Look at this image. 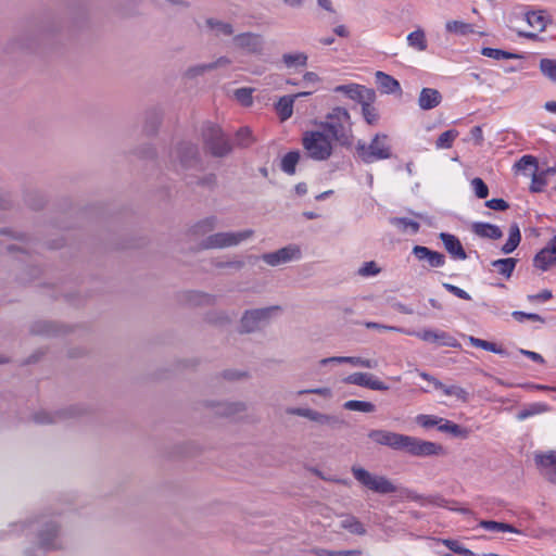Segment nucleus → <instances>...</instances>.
<instances>
[{"label": "nucleus", "mask_w": 556, "mask_h": 556, "mask_svg": "<svg viewBox=\"0 0 556 556\" xmlns=\"http://www.w3.org/2000/svg\"><path fill=\"white\" fill-rule=\"evenodd\" d=\"M352 475L357 482H359L366 489L378 493V494H390L400 492L402 496L410 500H418L419 496L408 489H403L395 485L390 479L384 476H378L369 472L368 470L353 466L351 468Z\"/></svg>", "instance_id": "f257e3e1"}, {"label": "nucleus", "mask_w": 556, "mask_h": 556, "mask_svg": "<svg viewBox=\"0 0 556 556\" xmlns=\"http://www.w3.org/2000/svg\"><path fill=\"white\" fill-rule=\"evenodd\" d=\"M320 127L328 131L331 138L343 147H350L353 140L351 115L346 109L333 108L321 122Z\"/></svg>", "instance_id": "f03ea898"}, {"label": "nucleus", "mask_w": 556, "mask_h": 556, "mask_svg": "<svg viewBox=\"0 0 556 556\" xmlns=\"http://www.w3.org/2000/svg\"><path fill=\"white\" fill-rule=\"evenodd\" d=\"M356 155L366 164L391 159L392 146L389 135L377 132L369 143L358 140L355 146Z\"/></svg>", "instance_id": "7ed1b4c3"}, {"label": "nucleus", "mask_w": 556, "mask_h": 556, "mask_svg": "<svg viewBox=\"0 0 556 556\" xmlns=\"http://www.w3.org/2000/svg\"><path fill=\"white\" fill-rule=\"evenodd\" d=\"M302 146L307 156L315 161H326L332 155L331 140L323 129L305 131Z\"/></svg>", "instance_id": "20e7f679"}, {"label": "nucleus", "mask_w": 556, "mask_h": 556, "mask_svg": "<svg viewBox=\"0 0 556 556\" xmlns=\"http://www.w3.org/2000/svg\"><path fill=\"white\" fill-rule=\"evenodd\" d=\"M202 137L204 147L215 157H224L232 150L229 139L222 128L215 124L206 123L202 129Z\"/></svg>", "instance_id": "39448f33"}, {"label": "nucleus", "mask_w": 556, "mask_h": 556, "mask_svg": "<svg viewBox=\"0 0 556 556\" xmlns=\"http://www.w3.org/2000/svg\"><path fill=\"white\" fill-rule=\"evenodd\" d=\"M254 231L245 229L238 232H217L206 237L201 242L202 249H223L228 247L238 245L240 242L250 239Z\"/></svg>", "instance_id": "423d86ee"}, {"label": "nucleus", "mask_w": 556, "mask_h": 556, "mask_svg": "<svg viewBox=\"0 0 556 556\" xmlns=\"http://www.w3.org/2000/svg\"><path fill=\"white\" fill-rule=\"evenodd\" d=\"M36 544L43 551L59 549L63 545L60 525L55 521L42 523L37 529Z\"/></svg>", "instance_id": "0eeeda50"}, {"label": "nucleus", "mask_w": 556, "mask_h": 556, "mask_svg": "<svg viewBox=\"0 0 556 556\" xmlns=\"http://www.w3.org/2000/svg\"><path fill=\"white\" fill-rule=\"evenodd\" d=\"M278 311H280V306L277 305L245 311L240 320V332L256 331L263 323L269 320L273 313Z\"/></svg>", "instance_id": "6e6552de"}, {"label": "nucleus", "mask_w": 556, "mask_h": 556, "mask_svg": "<svg viewBox=\"0 0 556 556\" xmlns=\"http://www.w3.org/2000/svg\"><path fill=\"white\" fill-rule=\"evenodd\" d=\"M403 451L418 457L441 456L445 454V450L441 444L410 435L405 437Z\"/></svg>", "instance_id": "1a4fd4ad"}, {"label": "nucleus", "mask_w": 556, "mask_h": 556, "mask_svg": "<svg viewBox=\"0 0 556 556\" xmlns=\"http://www.w3.org/2000/svg\"><path fill=\"white\" fill-rule=\"evenodd\" d=\"M286 412L288 415L304 417L317 425L326 426L331 429H336L344 425V421L338 416L324 414L312 408L290 407L287 408Z\"/></svg>", "instance_id": "9d476101"}, {"label": "nucleus", "mask_w": 556, "mask_h": 556, "mask_svg": "<svg viewBox=\"0 0 556 556\" xmlns=\"http://www.w3.org/2000/svg\"><path fill=\"white\" fill-rule=\"evenodd\" d=\"M204 406L210 409L212 415L222 418H236L247 412L248 406L244 402H215L206 401Z\"/></svg>", "instance_id": "9b49d317"}, {"label": "nucleus", "mask_w": 556, "mask_h": 556, "mask_svg": "<svg viewBox=\"0 0 556 556\" xmlns=\"http://www.w3.org/2000/svg\"><path fill=\"white\" fill-rule=\"evenodd\" d=\"M405 334L415 336L425 342L435 343L440 346L458 348L459 342L451 336L448 332L443 330L424 329L421 331H404Z\"/></svg>", "instance_id": "f8f14e48"}, {"label": "nucleus", "mask_w": 556, "mask_h": 556, "mask_svg": "<svg viewBox=\"0 0 556 556\" xmlns=\"http://www.w3.org/2000/svg\"><path fill=\"white\" fill-rule=\"evenodd\" d=\"M233 43L237 48L249 54L262 55L264 53L265 41L263 36L260 34H239L233 37Z\"/></svg>", "instance_id": "ddd939ff"}, {"label": "nucleus", "mask_w": 556, "mask_h": 556, "mask_svg": "<svg viewBox=\"0 0 556 556\" xmlns=\"http://www.w3.org/2000/svg\"><path fill=\"white\" fill-rule=\"evenodd\" d=\"M301 257V250L298 245L290 244L277 251L265 253L262 260L270 265L278 266Z\"/></svg>", "instance_id": "4468645a"}, {"label": "nucleus", "mask_w": 556, "mask_h": 556, "mask_svg": "<svg viewBox=\"0 0 556 556\" xmlns=\"http://www.w3.org/2000/svg\"><path fill=\"white\" fill-rule=\"evenodd\" d=\"M406 434H401L388 430H370L368 438L379 445H384L393 450L403 451Z\"/></svg>", "instance_id": "2eb2a0df"}, {"label": "nucleus", "mask_w": 556, "mask_h": 556, "mask_svg": "<svg viewBox=\"0 0 556 556\" xmlns=\"http://www.w3.org/2000/svg\"><path fill=\"white\" fill-rule=\"evenodd\" d=\"M534 460L541 475L549 482L556 484V451L536 454Z\"/></svg>", "instance_id": "dca6fc26"}, {"label": "nucleus", "mask_w": 556, "mask_h": 556, "mask_svg": "<svg viewBox=\"0 0 556 556\" xmlns=\"http://www.w3.org/2000/svg\"><path fill=\"white\" fill-rule=\"evenodd\" d=\"M333 91L343 93L351 100H355L358 103H362L365 99H376V93L372 89L366 88L365 86L358 84L339 85L334 87Z\"/></svg>", "instance_id": "f3484780"}, {"label": "nucleus", "mask_w": 556, "mask_h": 556, "mask_svg": "<svg viewBox=\"0 0 556 556\" xmlns=\"http://www.w3.org/2000/svg\"><path fill=\"white\" fill-rule=\"evenodd\" d=\"M344 381L346 383L365 387L375 391H388L389 386L379 380L376 376L369 372H354L348 376Z\"/></svg>", "instance_id": "a211bd4d"}, {"label": "nucleus", "mask_w": 556, "mask_h": 556, "mask_svg": "<svg viewBox=\"0 0 556 556\" xmlns=\"http://www.w3.org/2000/svg\"><path fill=\"white\" fill-rule=\"evenodd\" d=\"M535 267L546 270L551 266L556 265V236L551 240L548 245L542 249L533 260Z\"/></svg>", "instance_id": "6ab92c4d"}, {"label": "nucleus", "mask_w": 556, "mask_h": 556, "mask_svg": "<svg viewBox=\"0 0 556 556\" xmlns=\"http://www.w3.org/2000/svg\"><path fill=\"white\" fill-rule=\"evenodd\" d=\"M413 254L419 260H427L431 267H441L445 263V256L442 253L432 251L426 247L416 245L413 249Z\"/></svg>", "instance_id": "aec40b11"}, {"label": "nucleus", "mask_w": 556, "mask_h": 556, "mask_svg": "<svg viewBox=\"0 0 556 556\" xmlns=\"http://www.w3.org/2000/svg\"><path fill=\"white\" fill-rule=\"evenodd\" d=\"M440 239L442 240L445 250L452 255V257L457 260L467 258V254L459 239L456 236L446 232H441Z\"/></svg>", "instance_id": "412c9836"}, {"label": "nucleus", "mask_w": 556, "mask_h": 556, "mask_svg": "<svg viewBox=\"0 0 556 556\" xmlns=\"http://www.w3.org/2000/svg\"><path fill=\"white\" fill-rule=\"evenodd\" d=\"M442 102V94L433 88H422L418 98L421 110L428 111L437 108Z\"/></svg>", "instance_id": "4be33fe9"}, {"label": "nucleus", "mask_w": 556, "mask_h": 556, "mask_svg": "<svg viewBox=\"0 0 556 556\" xmlns=\"http://www.w3.org/2000/svg\"><path fill=\"white\" fill-rule=\"evenodd\" d=\"M311 92H299L292 96H285L279 99L276 104V111L281 121H287L292 116L294 100L299 97H306Z\"/></svg>", "instance_id": "5701e85b"}, {"label": "nucleus", "mask_w": 556, "mask_h": 556, "mask_svg": "<svg viewBox=\"0 0 556 556\" xmlns=\"http://www.w3.org/2000/svg\"><path fill=\"white\" fill-rule=\"evenodd\" d=\"M471 230L476 236L480 238L497 240L503 237V231L501 228L489 223H473L471 225Z\"/></svg>", "instance_id": "b1692460"}, {"label": "nucleus", "mask_w": 556, "mask_h": 556, "mask_svg": "<svg viewBox=\"0 0 556 556\" xmlns=\"http://www.w3.org/2000/svg\"><path fill=\"white\" fill-rule=\"evenodd\" d=\"M181 165L185 167H197L199 165V151L192 143H184L179 147Z\"/></svg>", "instance_id": "393cba45"}, {"label": "nucleus", "mask_w": 556, "mask_h": 556, "mask_svg": "<svg viewBox=\"0 0 556 556\" xmlns=\"http://www.w3.org/2000/svg\"><path fill=\"white\" fill-rule=\"evenodd\" d=\"M308 55L305 52H288L281 55V62L288 70H298L307 65Z\"/></svg>", "instance_id": "a878e982"}, {"label": "nucleus", "mask_w": 556, "mask_h": 556, "mask_svg": "<svg viewBox=\"0 0 556 556\" xmlns=\"http://www.w3.org/2000/svg\"><path fill=\"white\" fill-rule=\"evenodd\" d=\"M340 528L346 530L351 534L355 535H364L366 534V529L364 525L353 515H341L340 516Z\"/></svg>", "instance_id": "bb28decb"}, {"label": "nucleus", "mask_w": 556, "mask_h": 556, "mask_svg": "<svg viewBox=\"0 0 556 556\" xmlns=\"http://www.w3.org/2000/svg\"><path fill=\"white\" fill-rule=\"evenodd\" d=\"M376 79L380 90L384 93H395L401 91L400 83L383 72H377Z\"/></svg>", "instance_id": "cd10ccee"}, {"label": "nucleus", "mask_w": 556, "mask_h": 556, "mask_svg": "<svg viewBox=\"0 0 556 556\" xmlns=\"http://www.w3.org/2000/svg\"><path fill=\"white\" fill-rule=\"evenodd\" d=\"M439 431L448 433L455 438L466 439L469 435V430L463 428L462 426L454 424L447 419L442 418L441 424L439 425Z\"/></svg>", "instance_id": "c85d7f7f"}, {"label": "nucleus", "mask_w": 556, "mask_h": 556, "mask_svg": "<svg viewBox=\"0 0 556 556\" xmlns=\"http://www.w3.org/2000/svg\"><path fill=\"white\" fill-rule=\"evenodd\" d=\"M521 241V233L519 226L515 223L509 227V236L506 243L502 247V252L509 254L514 252Z\"/></svg>", "instance_id": "c756f323"}, {"label": "nucleus", "mask_w": 556, "mask_h": 556, "mask_svg": "<svg viewBox=\"0 0 556 556\" xmlns=\"http://www.w3.org/2000/svg\"><path fill=\"white\" fill-rule=\"evenodd\" d=\"M375 100L365 99L362 105V115L368 125H377L380 118L378 110L372 105Z\"/></svg>", "instance_id": "7c9ffc66"}, {"label": "nucleus", "mask_w": 556, "mask_h": 556, "mask_svg": "<svg viewBox=\"0 0 556 556\" xmlns=\"http://www.w3.org/2000/svg\"><path fill=\"white\" fill-rule=\"evenodd\" d=\"M517 260L509 257V258H501L493 261L491 263V266L501 275L505 276L506 278H509L516 267Z\"/></svg>", "instance_id": "2f4dec72"}, {"label": "nucleus", "mask_w": 556, "mask_h": 556, "mask_svg": "<svg viewBox=\"0 0 556 556\" xmlns=\"http://www.w3.org/2000/svg\"><path fill=\"white\" fill-rule=\"evenodd\" d=\"M407 43L410 48L417 51H425L428 47L425 31L418 28L408 34Z\"/></svg>", "instance_id": "473e14b6"}, {"label": "nucleus", "mask_w": 556, "mask_h": 556, "mask_svg": "<svg viewBox=\"0 0 556 556\" xmlns=\"http://www.w3.org/2000/svg\"><path fill=\"white\" fill-rule=\"evenodd\" d=\"M479 526L488 531H502L520 534L521 532L514 526L494 520H481Z\"/></svg>", "instance_id": "72a5a7b5"}, {"label": "nucleus", "mask_w": 556, "mask_h": 556, "mask_svg": "<svg viewBox=\"0 0 556 556\" xmlns=\"http://www.w3.org/2000/svg\"><path fill=\"white\" fill-rule=\"evenodd\" d=\"M207 27L214 31L216 36L224 35V36H230L233 34V28L231 24L225 23L223 21H218L215 18H207L206 20Z\"/></svg>", "instance_id": "f704fd0d"}, {"label": "nucleus", "mask_w": 556, "mask_h": 556, "mask_svg": "<svg viewBox=\"0 0 556 556\" xmlns=\"http://www.w3.org/2000/svg\"><path fill=\"white\" fill-rule=\"evenodd\" d=\"M300 152L299 151H290L288 152L281 160V169L288 175H293L295 173V166L300 161Z\"/></svg>", "instance_id": "c9c22d12"}, {"label": "nucleus", "mask_w": 556, "mask_h": 556, "mask_svg": "<svg viewBox=\"0 0 556 556\" xmlns=\"http://www.w3.org/2000/svg\"><path fill=\"white\" fill-rule=\"evenodd\" d=\"M438 390H441L446 396H454L457 400L466 403L469 401V393L464 388L453 384V386H445L443 383L442 388H438Z\"/></svg>", "instance_id": "e433bc0d"}, {"label": "nucleus", "mask_w": 556, "mask_h": 556, "mask_svg": "<svg viewBox=\"0 0 556 556\" xmlns=\"http://www.w3.org/2000/svg\"><path fill=\"white\" fill-rule=\"evenodd\" d=\"M343 407L348 410L374 413L376 410L375 404L366 401L350 400L343 404Z\"/></svg>", "instance_id": "4c0bfd02"}, {"label": "nucleus", "mask_w": 556, "mask_h": 556, "mask_svg": "<svg viewBox=\"0 0 556 556\" xmlns=\"http://www.w3.org/2000/svg\"><path fill=\"white\" fill-rule=\"evenodd\" d=\"M527 23L538 31H543L546 27L547 21L542 11L529 12L526 14Z\"/></svg>", "instance_id": "58836bf2"}, {"label": "nucleus", "mask_w": 556, "mask_h": 556, "mask_svg": "<svg viewBox=\"0 0 556 556\" xmlns=\"http://www.w3.org/2000/svg\"><path fill=\"white\" fill-rule=\"evenodd\" d=\"M390 223L402 231L409 229L413 233H417L420 228L417 222L406 217H392L390 218Z\"/></svg>", "instance_id": "ea45409f"}, {"label": "nucleus", "mask_w": 556, "mask_h": 556, "mask_svg": "<svg viewBox=\"0 0 556 556\" xmlns=\"http://www.w3.org/2000/svg\"><path fill=\"white\" fill-rule=\"evenodd\" d=\"M217 226V218L215 216L206 217L193 226V232L195 235H205L211 232Z\"/></svg>", "instance_id": "a19ab883"}, {"label": "nucleus", "mask_w": 556, "mask_h": 556, "mask_svg": "<svg viewBox=\"0 0 556 556\" xmlns=\"http://www.w3.org/2000/svg\"><path fill=\"white\" fill-rule=\"evenodd\" d=\"M457 136L458 131L456 129H450L442 132L435 141L437 149H450Z\"/></svg>", "instance_id": "79ce46f5"}, {"label": "nucleus", "mask_w": 556, "mask_h": 556, "mask_svg": "<svg viewBox=\"0 0 556 556\" xmlns=\"http://www.w3.org/2000/svg\"><path fill=\"white\" fill-rule=\"evenodd\" d=\"M548 410V406L544 403H534L528 406L527 408L520 410L517 415L519 420H523L530 416L543 414Z\"/></svg>", "instance_id": "37998d69"}, {"label": "nucleus", "mask_w": 556, "mask_h": 556, "mask_svg": "<svg viewBox=\"0 0 556 556\" xmlns=\"http://www.w3.org/2000/svg\"><path fill=\"white\" fill-rule=\"evenodd\" d=\"M469 341H470L471 345H473L475 348H480V349H483V350H486V351H490V352H493L496 354H505V350L502 349L501 346H497L493 342H489L486 340H482V339L475 338V337H469Z\"/></svg>", "instance_id": "c03bdc74"}, {"label": "nucleus", "mask_w": 556, "mask_h": 556, "mask_svg": "<svg viewBox=\"0 0 556 556\" xmlns=\"http://www.w3.org/2000/svg\"><path fill=\"white\" fill-rule=\"evenodd\" d=\"M540 70L545 77L552 81H556V60L542 59L540 61Z\"/></svg>", "instance_id": "a18cd8bd"}, {"label": "nucleus", "mask_w": 556, "mask_h": 556, "mask_svg": "<svg viewBox=\"0 0 556 556\" xmlns=\"http://www.w3.org/2000/svg\"><path fill=\"white\" fill-rule=\"evenodd\" d=\"M482 55L492 58L494 60H502V59H517L519 58L518 54L510 53L504 50L500 49H493V48H483L481 51Z\"/></svg>", "instance_id": "49530a36"}, {"label": "nucleus", "mask_w": 556, "mask_h": 556, "mask_svg": "<svg viewBox=\"0 0 556 556\" xmlns=\"http://www.w3.org/2000/svg\"><path fill=\"white\" fill-rule=\"evenodd\" d=\"M442 543L452 552L463 556H471L473 553L459 544V542L451 539L442 540Z\"/></svg>", "instance_id": "de8ad7c7"}, {"label": "nucleus", "mask_w": 556, "mask_h": 556, "mask_svg": "<svg viewBox=\"0 0 556 556\" xmlns=\"http://www.w3.org/2000/svg\"><path fill=\"white\" fill-rule=\"evenodd\" d=\"M446 29L450 33L466 35L471 30V26L460 21H450L446 23Z\"/></svg>", "instance_id": "09e8293b"}, {"label": "nucleus", "mask_w": 556, "mask_h": 556, "mask_svg": "<svg viewBox=\"0 0 556 556\" xmlns=\"http://www.w3.org/2000/svg\"><path fill=\"white\" fill-rule=\"evenodd\" d=\"M442 421V418L441 417H438V416H434V415H425V414H421V415H418L416 417V422L424 427V428H430V427H433V426H438L441 424Z\"/></svg>", "instance_id": "8fccbe9b"}, {"label": "nucleus", "mask_w": 556, "mask_h": 556, "mask_svg": "<svg viewBox=\"0 0 556 556\" xmlns=\"http://www.w3.org/2000/svg\"><path fill=\"white\" fill-rule=\"evenodd\" d=\"M237 144L240 147H249L253 142V137L250 128L242 127L236 134Z\"/></svg>", "instance_id": "3c124183"}, {"label": "nucleus", "mask_w": 556, "mask_h": 556, "mask_svg": "<svg viewBox=\"0 0 556 556\" xmlns=\"http://www.w3.org/2000/svg\"><path fill=\"white\" fill-rule=\"evenodd\" d=\"M235 98L244 106H250L253 102L252 100V89L251 88H239L235 90Z\"/></svg>", "instance_id": "603ef678"}, {"label": "nucleus", "mask_w": 556, "mask_h": 556, "mask_svg": "<svg viewBox=\"0 0 556 556\" xmlns=\"http://www.w3.org/2000/svg\"><path fill=\"white\" fill-rule=\"evenodd\" d=\"M546 184H547V179L544 176V174H542V173L538 174L536 170H534L532 174V181H531L530 190L532 192H541L544 189V187L546 186Z\"/></svg>", "instance_id": "864d4df0"}, {"label": "nucleus", "mask_w": 556, "mask_h": 556, "mask_svg": "<svg viewBox=\"0 0 556 556\" xmlns=\"http://www.w3.org/2000/svg\"><path fill=\"white\" fill-rule=\"evenodd\" d=\"M380 267L374 261L366 262L362 267L358 268L357 274L362 277L375 276L380 273Z\"/></svg>", "instance_id": "5fc2aeb1"}, {"label": "nucleus", "mask_w": 556, "mask_h": 556, "mask_svg": "<svg viewBox=\"0 0 556 556\" xmlns=\"http://www.w3.org/2000/svg\"><path fill=\"white\" fill-rule=\"evenodd\" d=\"M471 186L473 188L475 194L479 199H485L488 197L489 188L481 178H479V177L473 178L471 180Z\"/></svg>", "instance_id": "6e6d98bb"}, {"label": "nucleus", "mask_w": 556, "mask_h": 556, "mask_svg": "<svg viewBox=\"0 0 556 556\" xmlns=\"http://www.w3.org/2000/svg\"><path fill=\"white\" fill-rule=\"evenodd\" d=\"M206 320L214 325H226L231 318L225 312H211L206 315Z\"/></svg>", "instance_id": "4d7b16f0"}, {"label": "nucleus", "mask_w": 556, "mask_h": 556, "mask_svg": "<svg viewBox=\"0 0 556 556\" xmlns=\"http://www.w3.org/2000/svg\"><path fill=\"white\" fill-rule=\"evenodd\" d=\"M511 316L519 323H522L526 319L531 320V321L542 323V324L545 321L541 315L534 314V313H525V312H520V311H515V312H513Z\"/></svg>", "instance_id": "13d9d810"}, {"label": "nucleus", "mask_w": 556, "mask_h": 556, "mask_svg": "<svg viewBox=\"0 0 556 556\" xmlns=\"http://www.w3.org/2000/svg\"><path fill=\"white\" fill-rule=\"evenodd\" d=\"M517 169L523 170L528 167H533V172L538 169L536 159L532 155H523L516 164Z\"/></svg>", "instance_id": "bf43d9fd"}, {"label": "nucleus", "mask_w": 556, "mask_h": 556, "mask_svg": "<svg viewBox=\"0 0 556 556\" xmlns=\"http://www.w3.org/2000/svg\"><path fill=\"white\" fill-rule=\"evenodd\" d=\"M191 301L197 305H212L216 302V298L206 293H194Z\"/></svg>", "instance_id": "052dcab7"}, {"label": "nucleus", "mask_w": 556, "mask_h": 556, "mask_svg": "<svg viewBox=\"0 0 556 556\" xmlns=\"http://www.w3.org/2000/svg\"><path fill=\"white\" fill-rule=\"evenodd\" d=\"M485 206L494 211H506L509 204L503 199H491L485 202Z\"/></svg>", "instance_id": "680f3d73"}, {"label": "nucleus", "mask_w": 556, "mask_h": 556, "mask_svg": "<svg viewBox=\"0 0 556 556\" xmlns=\"http://www.w3.org/2000/svg\"><path fill=\"white\" fill-rule=\"evenodd\" d=\"M443 287L448 292H451L452 294H454L455 296H457L459 299L467 300V301L471 300V296L465 290H463L454 285L443 283Z\"/></svg>", "instance_id": "e2e57ef3"}, {"label": "nucleus", "mask_w": 556, "mask_h": 556, "mask_svg": "<svg viewBox=\"0 0 556 556\" xmlns=\"http://www.w3.org/2000/svg\"><path fill=\"white\" fill-rule=\"evenodd\" d=\"M364 325L368 329L399 331V332H403V333H404V331H406L405 329H402L399 327L387 326V325H382V324H378V323H374V321H367Z\"/></svg>", "instance_id": "0e129e2a"}, {"label": "nucleus", "mask_w": 556, "mask_h": 556, "mask_svg": "<svg viewBox=\"0 0 556 556\" xmlns=\"http://www.w3.org/2000/svg\"><path fill=\"white\" fill-rule=\"evenodd\" d=\"M299 394H317L324 397H330L332 392L329 388H316V389H307L299 391Z\"/></svg>", "instance_id": "69168bd1"}, {"label": "nucleus", "mask_w": 556, "mask_h": 556, "mask_svg": "<svg viewBox=\"0 0 556 556\" xmlns=\"http://www.w3.org/2000/svg\"><path fill=\"white\" fill-rule=\"evenodd\" d=\"M231 64V60L227 56H220L215 62L207 63L208 70L213 71L218 67H225Z\"/></svg>", "instance_id": "338daca9"}, {"label": "nucleus", "mask_w": 556, "mask_h": 556, "mask_svg": "<svg viewBox=\"0 0 556 556\" xmlns=\"http://www.w3.org/2000/svg\"><path fill=\"white\" fill-rule=\"evenodd\" d=\"M470 136L472 140L475 141L476 146H481L483 142V132L482 128L480 126H475L470 130Z\"/></svg>", "instance_id": "774afa93"}]
</instances>
